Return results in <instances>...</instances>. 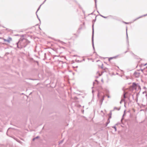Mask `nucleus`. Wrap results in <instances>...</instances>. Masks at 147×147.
<instances>
[{
  "label": "nucleus",
  "instance_id": "obj_8",
  "mask_svg": "<svg viewBox=\"0 0 147 147\" xmlns=\"http://www.w3.org/2000/svg\"><path fill=\"white\" fill-rule=\"evenodd\" d=\"M35 138H34V139H33V140H35Z\"/></svg>",
  "mask_w": 147,
  "mask_h": 147
},
{
  "label": "nucleus",
  "instance_id": "obj_9",
  "mask_svg": "<svg viewBox=\"0 0 147 147\" xmlns=\"http://www.w3.org/2000/svg\"><path fill=\"white\" fill-rule=\"evenodd\" d=\"M145 68L147 69V66Z\"/></svg>",
  "mask_w": 147,
  "mask_h": 147
},
{
  "label": "nucleus",
  "instance_id": "obj_2",
  "mask_svg": "<svg viewBox=\"0 0 147 147\" xmlns=\"http://www.w3.org/2000/svg\"><path fill=\"white\" fill-rule=\"evenodd\" d=\"M4 40V42L5 44L9 43L12 41V38L10 37H9L7 39H5L3 38H1Z\"/></svg>",
  "mask_w": 147,
  "mask_h": 147
},
{
  "label": "nucleus",
  "instance_id": "obj_3",
  "mask_svg": "<svg viewBox=\"0 0 147 147\" xmlns=\"http://www.w3.org/2000/svg\"><path fill=\"white\" fill-rule=\"evenodd\" d=\"M138 86V85L135 83H133L131 86H130V88H132V90L136 89L137 87Z\"/></svg>",
  "mask_w": 147,
  "mask_h": 147
},
{
  "label": "nucleus",
  "instance_id": "obj_7",
  "mask_svg": "<svg viewBox=\"0 0 147 147\" xmlns=\"http://www.w3.org/2000/svg\"><path fill=\"white\" fill-rule=\"evenodd\" d=\"M107 96V97H108V98H110V97H109V95H108Z\"/></svg>",
  "mask_w": 147,
  "mask_h": 147
},
{
  "label": "nucleus",
  "instance_id": "obj_1",
  "mask_svg": "<svg viewBox=\"0 0 147 147\" xmlns=\"http://www.w3.org/2000/svg\"><path fill=\"white\" fill-rule=\"evenodd\" d=\"M28 43V42L26 39L24 38H21L18 43V46L20 45L21 48L24 47L26 46Z\"/></svg>",
  "mask_w": 147,
  "mask_h": 147
},
{
  "label": "nucleus",
  "instance_id": "obj_5",
  "mask_svg": "<svg viewBox=\"0 0 147 147\" xmlns=\"http://www.w3.org/2000/svg\"><path fill=\"white\" fill-rule=\"evenodd\" d=\"M147 65V63H146V64H145L144 65V66H145L146 65Z\"/></svg>",
  "mask_w": 147,
  "mask_h": 147
},
{
  "label": "nucleus",
  "instance_id": "obj_4",
  "mask_svg": "<svg viewBox=\"0 0 147 147\" xmlns=\"http://www.w3.org/2000/svg\"><path fill=\"white\" fill-rule=\"evenodd\" d=\"M117 57V56H115V57H113L109 58H108V60L110 62L111 61V59H115Z\"/></svg>",
  "mask_w": 147,
  "mask_h": 147
},
{
  "label": "nucleus",
  "instance_id": "obj_6",
  "mask_svg": "<svg viewBox=\"0 0 147 147\" xmlns=\"http://www.w3.org/2000/svg\"><path fill=\"white\" fill-rule=\"evenodd\" d=\"M138 88L139 89H140V87L139 86H138Z\"/></svg>",
  "mask_w": 147,
  "mask_h": 147
}]
</instances>
